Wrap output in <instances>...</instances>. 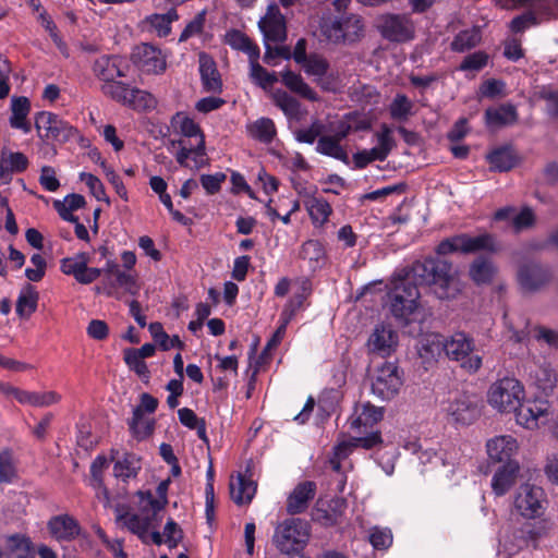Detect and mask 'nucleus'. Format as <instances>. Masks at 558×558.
<instances>
[{"instance_id":"obj_5","label":"nucleus","mask_w":558,"mask_h":558,"mask_svg":"<svg viewBox=\"0 0 558 558\" xmlns=\"http://www.w3.org/2000/svg\"><path fill=\"white\" fill-rule=\"evenodd\" d=\"M444 352L452 361L469 373H476L483 363V357L475 351L473 338L464 332H456L444 339Z\"/></svg>"},{"instance_id":"obj_23","label":"nucleus","mask_w":558,"mask_h":558,"mask_svg":"<svg viewBox=\"0 0 558 558\" xmlns=\"http://www.w3.org/2000/svg\"><path fill=\"white\" fill-rule=\"evenodd\" d=\"M198 63L204 89L209 93H220L222 82L214 59L206 52H201L198 54Z\"/></svg>"},{"instance_id":"obj_55","label":"nucleus","mask_w":558,"mask_h":558,"mask_svg":"<svg viewBox=\"0 0 558 558\" xmlns=\"http://www.w3.org/2000/svg\"><path fill=\"white\" fill-rule=\"evenodd\" d=\"M248 75L254 84L264 89L271 87L278 81L276 73L268 72L258 62L250 65Z\"/></svg>"},{"instance_id":"obj_31","label":"nucleus","mask_w":558,"mask_h":558,"mask_svg":"<svg viewBox=\"0 0 558 558\" xmlns=\"http://www.w3.org/2000/svg\"><path fill=\"white\" fill-rule=\"evenodd\" d=\"M281 82L292 93L300 95L301 97L316 101L318 99L317 93L303 80V77L290 70L281 72Z\"/></svg>"},{"instance_id":"obj_52","label":"nucleus","mask_w":558,"mask_h":558,"mask_svg":"<svg viewBox=\"0 0 558 558\" xmlns=\"http://www.w3.org/2000/svg\"><path fill=\"white\" fill-rule=\"evenodd\" d=\"M345 506L347 502L343 498L332 499L328 506L330 511L322 509L318 504L316 507V518L324 520L326 524H333L337 522L338 517L343 513Z\"/></svg>"},{"instance_id":"obj_26","label":"nucleus","mask_w":558,"mask_h":558,"mask_svg":"<svg viewBox=\"0 0 558 558\" xmlns=\"http://www.w3.org/2000/svg\"><path fill=\"white\" fill-rule=\"evenodd\" d=\"M48 529L51 535L59 541L73 539L81 532L77 521L68 514L57 515L50 519Z\"/></svg>"},{"instance_id":"obj_50","label":"nucleus","mask_w":558,"mask_h":558,"mask_svg":"<svg viewBox=\"0 0 558 558\" xmlns=\"http://www.w3.org/2000/svg\"><path fill=\"white\" fill-rule=\"evenodd\" d=\"M301 65L304 72L310 76L316 77L317 82L319 78L326 75L329 70L328 61L323 56L317 53H311L306 61Z\"/></svg>"},{"instance_id":"obj_18","label":"nucleus","mask_w":558,"mask_h":558,"mask_svg":"<svg viewBox=\"0 0 558 558\" xmlns=\"http://www.w3.org/2000/svg\"><path fill=\"white\" fill-rule=\"evenodd\" d=\"M381 442L383 439L379 432H372L366 436L353 437L350 441L340 442L335 448L333 457L329 460L330 466L335 472L340 473L341 460L349 456L351 448L372 449Z\"/></svg>"},{"instance_id":"obj_28","label":"nucleus","mask_w":558,"mask_h":558,"mask_svg":"<svg viewBox=\"0 0 558 558\" xmlns=\"http://www.w3.org/2000/svg\"><path fill=\"white\" fill-rule=\"evenodd\" d=\"M125 99H113L117 102L132 107L137 110H148L156 106L155 97L148 92L142 90L136 87H131L129 84L124 85L121 93Z\"/></svg>"},{"instance_id":"obj_45","label":"nucleus","mask_w":558,"mask_h":558,"mask_svg":"<svg viewBox=\"0 0 558 558\" xmlns=\"http://www.w3.org/2000/svg\"><path fill=\"white\" fill-rule=\"evenodd\" d=\"M305 206L312 220L319 225H324L332 213L331 206L323 197H310L305 202Z\"/></svg>"},{"instance_id":"obj_61","label":"nucleus","mask_w":558,"mask_h":558,"mask_svg":"<svg viewBox=\"0 0 558 558\" xmlns=\"http://www.w3.org/2000/svg\"><path fill=\"white\" fill-rule=\"evenodd\" d=\"M325 125L316 120L310 128L301 129L295 133V137L301 143L313 144L317 137L323 136Z\"/></svg>"},{"instance_id":"obj_37","label":"nucleus","mask_w":558,"mask_h":558,"mask_svg":"<svg viewBox=\"0 0 558 558\" xmlns=\"http://www.w3.org/2000/svg\"><path fill=\"white\" fill-rule=\"evenodd\" d=\"M300 256L303 259L308 260V265L312 270H316L325 263V247L318 240H308L303 243Z\"/></svg>"},{"instance_id":"obj_59","label":"nucleus","mask_w":558,"mask_h":558,"mask_svg":"<svg viewBox=\"0 0 558 558\" xmlns=\"http://www.w3.org/2000/svg\"><path fill=\"white\" fill-rule=\"evenodd\" d=\"M206 21V11L198 12L192 21L187 23L179 37V41H186L189 38L201 35L203 33Z\"/></svg>"},{"instance_id":"obj_21","label":"nucleus","mask_w":558,"mask_h":558,"mask_svg":"<svg viewBox=\"0 0 558 558\" xmlns=\"http://www.w3.org/2000/svg\"><path fill=\"white\" fill-rule=\"evenodd\" d=\"M416 351L427 369L444 352V337L438 333L423 335L416 342Z\"/></svg>"},{"instance_id":"obj_46","label":"nucleus","mask_w":558,"mask_h":558,"mask_svg":"<svg viewBox=\"0 0 558 558\" xmlns=\"http://www.w3.org/2000/svg\"><path fill=\"white\" fill-rule=\"evenodd\" d=\"M129 427L135 438L144 439L151 435L154 430V421L145 417L142 413V409H134L133 416L129 422Z\"/></svg>"},{"instance_id":"obj_60","label":"nucleus","mask_w":558,"mask_h":558,"mask_svg":"<svg viewBox=\"0 0 558 558\" xmlns=\"http://www.w3.org/2000/svg\"><path fill=\"white\" fill-rule=\"evenodd\" d=\"M3 168L9 169L12 173H21L26 170L28 159L23 153H9L2 155Z\"/></svg>"},{"instance_id":"obj_57","label":"nucleus","mask_w":558,"mask_h":558,"mask_svg":"<svg viewBox=\"0 0 558 558\" xmlns=\"http://www.w3.org/2000/svg\"><path fill=\"white\" fill-rule=\"evenodd\" d=\"M16 470L12 451L3 449L0 451V483H10L15 477Z\"/></svg>"},{"instance_id":"obj_11","label":"nucleus","mask_w":558,"mask_h":558,"mask_svg":"<svg viewBox=\"0 0 558 558\" xmlns=\"http://www.w3.org/2000/svg\"><path fill=\"white\" fill-rule=\"evenodd\" d=\"M35 126L41 138L66 142L74 137L76 130L58 116L41 111L37 113Z\"/></svg>"},{"instance_id":"obj_20","label":"nucleus","mask_w":558,"mask_h":558,"mask_svg":"<svg viewBox=\"0 0 558 558\" xmlns=\"http://www.w3.org/2000/svg\"><path fill=\"white\" fill-rule=\"evenodd\" d=\"M384 409L375 407L369 402L356 404L349 423L351 429H356L360 434L367 433L375 424L383 420Z\"/></svg>"},{"instance_id":"obj_51","label":"nucleus","mask_w":558,"mask_h":558,"mask_svg":"<svg viewBox=\"0 0 558 558\" xmlns=\"http://www.w3.org/2000/svg\"><path fill=\"white\" fill-rule=\"evenodd\" d=\"M276 106H278L288 118H298L301 113L299 100L290 96L287 92L278 90L274 95Z\"/></svg>"},{"instance_id":"obj_19","label":"nucleus","mask_w":558,"mask_h":558,"mask_svg":"<svg viewBox=\"0 0 558 558\" xmlns=\"http://www.w3.org/2000/svg\"><path fill=\"white\" fill-rule=\"evenodd\" d=\"M397 344L398 333L386 325H377L367 341L368 350L383 357L390 355Z\"/></svg>"},{"instance_id":"obj_9","label":"nucleus","mask_w":558,"mask_h":558,"mask_svg":"<svg viewBox=\"0 0 558 558\" xmlns=\"http://www.w3.org/2000/svg\"><path fill=\"white\" fill-rule=\"evenodd\" d=\"M371 380L372 392L381 400L395 398L403 384L398 366L391 362L377 367Z\"/></svg>"},{"instance_id":"obj_36","label":"nucleus","mask_w":558,"mask_h":558,"mask_svg":"<svg viewBox=\"0 0 558 558\" xmlns=\"http://www.w3.org/2000/svg\"><path fill=\"white\" fill-rule=\"evenodd\" d=\"M31 104L26 97H19L12 100V116L10 118L11 126L20 129L24 133L31 131V124L26 121Z\"/></svg>"},{"instance_id":"obj_48","label":"nucleus","mask_w":558,"mask_h":558,"mask_svg":"<svg viewBox=\"0 0 558 558\" xmlns=\"http://www.w3.org/2000/svg\"><path fill=\"white\" fill-rule=\"evenodd\" d=\"M488 160L495 170L508 171L515 165L514 155L509 147L498 148L488 155Z\"/></svg>"},{"instance_id":"obj_12","label":"nucleus","mask_w":558,"mask_h":558,"mask_svg":"<svg viewBox=\"0 0 558 558\" xmlns=\"http://www.w3.org/2000/svg\"><path fill=\"white\" fill-rule=\"evenodd\" d=\"M381 36L390 41L402 43L414 37V24L407 14H385L378 20Z\"/></svg>"},{"instance_id":"obj_6","label":"nucleus","mask_w":558,"mask_h":558,"mask_svg":"<svg viewBox=\"0 0 558 558\" xmlns=\"http://www.w3.org/2000/svg\"><path fill=\"white\" fill-rule=\"evenodd\" d=\"M488 403L499 412H514L524 398V389L519 380L505 377L494 383L488 390Z\"/></svg>"},{"instance_id":"obj_49","label":"nucleus","mask_w":558,"mask_h":558,"mask_svg":"<svg viewBox=\"0 0 558 558\" xmlns=\"http://www.w3.org/2000/svg\"><path fill=\"white\" fill-rule=\"evenodd\" d=\"M178 20L175 10H170L165 14H153L148 17V23L159 37H166L171 32V23Z\"/></svg>"},{"instance_id":"obj_43","label":"nucleus","mask_w":558,"mask_h":558,"mask_svg":"<svg viewBox=\"0 0 558 558\" xmlns=\"http://www.w3.org/2000/svg\"><path fill=\"white\" fill-rule=\"evenodd\" d=\"M141 470L140 459L133 453H125L124 457L116 461L113 472L116 477L128 481L135 477Z\"/></svg>"},{"instance_id":"obj_54","label":"nucleus","mask_w":558,"mask_h":558,"mask_svg":"<svg viewBox=\"0 0 558 558\" xmlns=\"http://www.w3.org/2000/svg\"><path fill=\"white\" fill-rule=\"evenodd\" d=\"M505 324L512 335L510 336L515 342H522L529 335V320L523 316H518L515 319L509 314H505Z\"/></svg>"},{"instance_id":"obj_35","label":"nucleus","mask_w":558,"mask_h":558,"mask_svg":"<svg viewBox=\"0 0 558 558\" xmlns=\"http://www.w3.org/2000/svg\"><path fill=\"white\" fill-rule=\"evenodd\" d=\"M247 133L252 138L269 144L274 141L277 130L271 119L263 117L247 125Z\"/></svg>"},{"instance_id":"obj_3","label":"nucleus","mask_w":558,"mask_h":558,"mask_svg":"<svg viewBox=\"0 0 558 558\" xmlns=\"http://www.w3.org/2000/svg\"><path fill=\"white\" fill-rule=\"evenodd\" d=\"M323 36L332 44H353L363 37L362 17L356 14L325 16L320 22Z\"/></svg>"},{"instance_id":"obj_15","label":"nucleus","mask_w":558,"mask_h":558,"mask_svg":"<svg viewBox=\"0 0 558 558\" xmlns=\"http://www.w3.org/2000/svg\"><path fill=\"white\" fill-rule=\"evenodd\" d=\"M514 412L518 424L535 429L548 421L550 405L546 400H529L525 403L521 402Z\"/></svg>"},{"instance_id":"obj_38","label":"nucleus","mask_w":558,"mask_h":558,"mask_svg":"<svg viewBox=\"0 0 558 558\" xmlns=\"http://www.w3.org/2000/svg\"><path fill=\"white\" fill-rule=\"evenodd\" d=\"M170 482V478H167L158 484L156 489V494L158 496L157 498L149 490L145 493H140L141 502L149 506V509L151 511H155V514L160 513L168 504L167 494Z\"/></svg>"},{"instance_id":"obj_13","label":"nucleus","mask_w":558,"mask_h":558,"mask_svg":"<svg viewBox=\"0 0 558 558\" xmlns=\"http://www.w3.org/2000/svg\"><path fill=\"white\" fill-rule=\"evenodd\" d=\"M118 521L122 523L131 533L148 544V531L156 529L161 521L160 513H156L149 509V506L142 504L141 513H123L118 517Z\"/></svg>"},{"instance_id":"obj_30","label":"nucleus","mask_w":558,"mask_h":558,"mask_svg":"<svg viewBox=\"0 0 558 558\" xmlns=\"http://www.w3.org/2000/svg\"><path fill=\"white\" fill-rule=\"evenodd\" d=\"M17 401L21 404L37 407V408H46L53 404H57L61 400V395L57 391H28L22 390L17 392Z\"/></svg>"},{"instance_id":"obj_41","label":"nucleus","mask_w":558,"mask_h":558,"mask_svg":"<svg viewBox=\"0 0 558 558\" xmlns=\"http://www.w3.org/2000/svg\"><path fill=\"white\" fill-rule=\"evenodd\" d=\"M180 131L184 136H187V137L198 136L199 137L198 144L194 147V151H195L194 161H195L196 168L201 167L202 161H198L197 157L202 158L206 154L205 153V138H204V134H203L201 128L198 126V124H196L194 122V120H192L187 117H184L180 123Z\"/></svg>"},{"instance_id":"obj_40","label":"nucleus","mask_w":558,"mask_h":558,"mask_svg":"<svg viewBox=\"0 0 558 558\" xmlns=\"http://www.w3.org/2000/svg\"><path fill=\"white\" fill-rule=\"evenodd\" d=\"M5 550L9 558H33V548L29 538L15 534L5 541Z\"/></svg>"},{"instance_id":"obj_10","label":"nucleus","mask_w":558,"mask_h":558,"mask_svg":"<svg viewBox=\"0 0 558 558\" xmlns=\"http://www.w3.org/2000/svg\"><path fill=\"white\" fill-rule=\"evenodd\" d=\"M442 411L454 423L472 424L481 414L477 401L466 393H459L442 403Z\"/></svg>"},{"instance_id":"obj_39","label":"nucleus","mask_w":558,"mask_h":558,"mask_svg":"<svg viewBox=\"0 0 558 558\" xmlns=\"http://www.w3.org/2000/svg\"><path fill=\"white\" fill-rule=\"evenodd\" d=\"M470 277L477 283H488L496 274V267L493 262L485 257H477L470 266Z\"/></svg>"},{"instance_id":"obj_44","label":"nucleus","mask_w":558,"mask_h":558,"mask_svg":"<svg viewBox=\"0 0 558 558\" xmlns=\"http://www.w3.org/2000/svg\"><path fill=\"white\" fill-rule=\"evenodd\" d=\"M89 263V255L87 253H78L72 257L61 259V271L64 275H71L78 282V278L84 275L86 265Z\"/></svg>"},{"instance_id":"obj_63","label":"nucleus","mask_w":558,"mask_h":558,"mask_svg":"<svg viewBox=\"0 0 558 558\" xmlns=\"http://www.w3.org/2000/svg\"><path fill=\"white\" fill-rule=\"evenodd\" d=\"M487 54L481 51L466 56L461 62L459 70L461 71H480L487 63Z\"/></svg>"},{"instance_id":"obj_27","label":"nucleus","mask_w":558,"mask_h":558,"mask_svg":"<svg viewBox=\"0 0 558 558\" xmlns=\"http://www.w3.org/2000/svg\"><path fill=\"white\" fill-rule=\"evenodd\" d=\"M518 120L517 108L511 104H504L485 111V122L489 129H499L514 124Z\"/></svg>"},{"instance_id":"obj_58","label":"nucleus","mask_w":558,"mask_h":558,"mask_svg":"<svg viewBox=\"0 0 558 558\" xmlns=\"http://www.w3.org/2000/svg\"><path fill=\"white\" fill-rule=\"evenodd\" d=\"M377 146L373 148L379 154L377 157L385 160L396 144L391 134V130L387 125H384L381 131L377 134Z\"/></svg>"},{"instance_id":"obj_25","label":"nucleus","mask_w":558,"mask_h":558,"mask_svg":"<svg viewBox=\"0 0 558 558\" xmlns=\"http://www.w3.org/2000/svg\"><path fill=\"white\" fill-rule=\"evenodd\" d=\"M519 472V463L509 461L502 464L494 474L492 489L496 496H504L514 484Z\"/></svg>"},{"instance_id":"obj_56","label":"nucleus","mask_w":558,"mask_h":558,"mask_svg":"<svg viewBox=\"0 0 558 558\" xmlns=\"http://www.w3.org/2000/svg\"><path fill=\"white\" fill-rule=\"evenodd\" d=\"M123 359L130 369L135 372L136 375L143 380L148 381L150 373L147 364L144 362L143 357H140V355L133 352V348H128L124 350Z\"/></svg>"},{"instance_id":"obj_24","label":"nucleus","mask_w":558,"mask_h":558,"mask_svg":"<svg viewBox=\"0 0 558 558\" xmlns=\"http://www.w3.org/2000/svg\"><path fill=\"white\" fill-rule=\"evenodd\" d=\"M316 484L312 481H305L296 485L290 494L287 502V511L290 514L302 513L308 506V501L314 498Z\"/></svg>"},{"instance_id":"obj_53","label":"nucleus","mask_w":558,"mask_h":558,"mask_svg":"<svg viewBox=\"0 0 558 558\" xmlns=\"http://www.w3.org/2000/svg\"><path fill=\"white\" fill-rule=\"evenodd\" d=\"M413 102L404 94H397L389 106V112L395 120H407L412 114Z\"/></svg>"},{"instance_id":"obj_62","label":"nucleus","mask_w":558,"mask_h":558,"mask_svg":"<svg viewBox=\"0 0 558 558\" xmlns=\"http://www.w3.org/2000/svg\"><path fill=\"white\" fill-rule=\"evenodd\" d=\"M226 179L227 175L225 173L217 172L215 174H202L199 181L207 194L214 195L220 191L221 184Z\"/></svg>"},{"instance_id":"obj_33","label":"nucleus","mask_w":558,"mask_h":558,"mask_svg":"<svg viewBox=\"0 0 558 558\" xmlns=\"http://www.w3.org/2000/svg\"><path fill=\"white\" fill-rule=\"evenodd\" d=\"M545 535L543 526L525 524L513 533L515 550L532 546L536 548L539 539Z\"/></svg>"},{"instance_id":"obj_2","label":"nucleus","mask_w":558,"mask_h":558,"mask_svg":"<svg viewBox=\"0 0 558 558\" xmlns=\"http://www.w3.org/2000/svg\"><path fill=\"white\" fill-rule=\"evenodd\" d=\"M130 69L129 62L118 54H102L93 63V73L101 82V93L111 99H125L121 96L126 83L117 81L125 77Z\"/></svg>"},{"instance_id":"obj_7","label":"nucleus","mask_w":558,"mask_h":558,"mask_svg":"<svg viewBox=\"0 0 558 558\" xmlns=\"http://www.w3.org/2000/svg\"><path fill=\"white\" fill-rule=\"evenodd\" d=\"M496 250L494 238L488 233L476 236L458 234L442 240L437 246V253L440 255L451 253L471 254L480 251L495 252Z\"/></svg>"},{"instance_id":"obj_32","label":"nucleus","mask_w":558,"mask_h":558,"mask_svg":"<svg viewBox=\"0 0 558 558\" xmlns=\"http://www.w3.org/2000/svg\"><path fill=\"white\" fill-rule=\"evenodd\" d=\"M117 288H123L126 292L133 295H135L140 290L135 277L132 274L120 269L113 275V278L108 281L102 289L97 287L96 292H104L107 295H111L112 291Z\"/></svg>"},{"instance_id":"obj_8","label":"nucleus","mask_w":558,"mask_h":558,"mask_svg":"<svg viewBox=\"0 0 558 558\" xmlns=\"http://www.w3.org/2000/svg\"><path fill=\"white\" fill-rule=\"evenodd\" d=\"M546 502V495L542 487L523 484L515 492L513 506L523 518L535 519L544 513Z\"/></svg>"},{"instance_id":"obj_17","label":"nucleus","mask_w":558,"mask_h":558,"mask_svg":"<svg viewBox=\"0 0 558 558\" xmlns=\"http://www.w3.org/2000/svg\"><path fill=\"white\" fill-rule=\"evenodd\" d=\"M517 278L523 291L534 292L549 282L551 274L538 263L526 262L519 267Z\"/></svg>"},{"instance_id":"obj_42","label":"nucleus","mask_w":558,"mask_h":558,"mask_svg":"<svg viewBox=\"0 0 558 558\" xmlns=\"http://www.w3.org/2000/svg\"><path fill=\"white\" fill-rule=\"evenodd\" d=\"M316 151L322 155L341 160L344 163L349 162L347 151L342 148L337 138L332 137L331 135H323L318 138Z\"/></svg>"},{"instance_id":"obj_47","label":"nucleus","mask_w":558,"mask_h":558,"mask_svg":"<svg viewBox=\"0 0 558 558\" xmlns=\"http://www.w3.org/2000/svg\"><path fill=\"white\" fill-rule=\"evenodd\" d=\"M481 41V31L478 28L465 29L460 32L451 43V49L457 52H463L474 48Z\"/></svg>"},{"instance_id":"obj_22","label":"nucleus","mask_w":558,"mask_h":558,"mask_svg":"<svg viewBox=\"0 0 558 558\" xmlns=\"http://www.w3.org/2000/svg\"><path fill=\"white\" fill-rule=\"evenodd\" d=\"M486 450L490 460L507 463L512 461L511 457L518 450V442L510 435L496 436L487 440Z\"/></svg>"},{"instance_id":"obj_29","label":"nucleus","mask_w":558,"mask_h":558,"mask_svg":"<svg viewBox=\"0 0 558 558\" xmlns=\"http://www.w3.org/2000/svg\"><path fill=\"white\" fill-rule=\"evenodd\" d=\"M256 488V483L241 473H239L235 478L232 477L230 482L231 498L240 506L247 505L252 501Z\"/></svg>"},{"instance_id":"obj_16","label":"nucleus","mask_w":558,"mask_h":558,"mask_svg":"<svg viewBox=\"0 0 558 558\" xmlns=\"http://www.w3.org/2000/svg\"><path fill=\"white\" fill-rule=\"evenodd\" d=\"M258 27L264 41L282 43L287 39L286 19L277 4H269L266 14L259 20Z\"/></svg>"},{"instance_id":"obj_14","label":"nucleus","mask_w":558,"mask_h":558,"mask_svg":"<svg viewBox=\"0 0 558 558\" xmlns=\"http://www.w3.org/2000/svg\"><path fill=\"white\" fill-rule=\"evenodd\" d=\"M133 63L144 73L161 74L167 68V56L156 46L141 44L133 49Z\"/></svg>"},{"instance_id":"obj_1","label":"nucleus","mask_w":558,"mask_h":558,"mask_svg":"<svg viewBox=\"0 0 558 558\" xmlns=\"http://www.w3.org/2000/svg\"><path fill=\"white\" fill-rule=\"evenodd\" d=\"M421 286L430 288L440 300L453 299L461 291L451 263L437 258L416 260L389 294L390 312L393 317L404 323L409 320L417 308Z\"/></svg>"},{"instance_id":"obj_64","label":"nucleus","mask_w":558,"mask_h":558,"mask_svg":"<svg viewBox=\"0 0 558 558\" xmlns=\"http://www.w3.org/2000/svg\"><path fill=\"white\" fill-rule=\"evenodd\" d=\"M538 24L536 14L533 11L524 12L521 15L515 16L510 24L511 31L514 33H522L530 26Z\"/></svg>"},{"instance_id":"obj_4","label":"nucleus","mask_w":558,"mask_h":558,"mask_svg":"<svg viewBox=\"0 0 558 558\" xmlns=\"http://www.w3.org/2000/svg\"><path fill=\"white\" fill-rule=\"evenodd\" d=\"M310 535L311 527L307 521L291 518L284 520L276 527L272 542L280 553L296 555L304 549Z\"/></svg>"},{"instance_id":"obj_34","label":"nucleus","mask_w":558,"mask_h":558,"mask_svg":"<svg viewBox=\"0 0 558 558\" xmlns=\"http://www.w3.org/2000/svg\"><path fill=\"white\" fill-rule=\"evenodd\" d=\"M38 303V292L36 289L26 283L16 300V314L24 319H28L31 315L36 311Z\"/></svg>"}]
</instances>
